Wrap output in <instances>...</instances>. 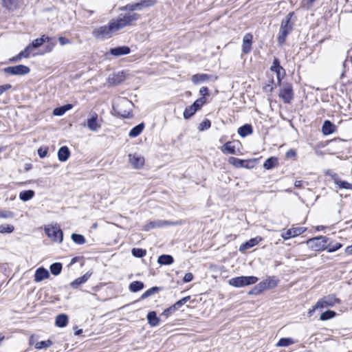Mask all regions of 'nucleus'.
Here are the masks:
<instances>
[{
    "instance_id": "nucleus-1",
    "label": "nucleus",
    "mask_w": 352,
    "mask_h": 352,
    "mask_svg": "<svg viewBox=\"0 0 352 352\" xmlns=\"http://www.w3.org/2000/svg\"><path fill=\"white\" fill-rule=\"evenodd\" d=\"M138 18L139 14L136 13H128L125 14H120L116 19L112 20L109 23L115 32L122 29L125 26L130 25L133 21H136Z\"/></svg>"
},
{
    "instance_id": "nucleus-2",
    "label": "nucleus",
    "mask_w": 352,
    "mask_h": 352,
    "mask_svg": "<svg viewBox=\"0 0 352 352\" xmlns=\"http://www.w3.org/2000/svg\"><path fill=\"white\" fill-rule=\"evenodd\" d=\"M293 15L294 12H289L281 21L278 36V41L280 45L285 43L287 35L293 29V23L291 22Z\"/></svg>"
},
{
    "instance_id": "nucleus-3",
    "label": "nucleus",
    "mask_w": 352,
    "mask_h": 352,
    "mask_svg": "<svg viewBox=\"0 0 352 352\" xmlns=\"http://www.w3.org/2000/svg\"><path fill=\"white\" fill-rule=\"evenodd\" d=\"M133 104L126 98L119 99L113 104V109L123 118H129L131 116Z\"/></svg>"
},
{
    "instance_id": "nucleus-4",
    "label": "nucleus",
    "mask_w": 352,
    "mask_h": 352,
    "mask_svg": "<svg viewBox=\"0 0 352 352\" xmlns=\"http://www.w3.org/2000/svg\"><path fill=\"white\" fill-rule=\"evenodd\" d=\"M258 281L256 276H238L229 280V284L233 287H242L247 285H252Z\"/></svg>"
},
{
    "instance_id": "nucleus-5",
    "label": "nucleus",
    "mask_w": 352,
    "mask_h": 352,
    "mask_svg": "<svg viewBox=\"0 0 352 352\" xmlns=\"http://www.w3.org/2000/svg\"><path fill=\"white\" fill-rule=\"evenodd\" d=\"M328 239L324 236H320L310 239L306 241L309 248L314 251H320L327 248Z\"/></svg>"
},
{
    "instance_id": "nucleus-6",
    "label": "nucleus",
    "mask_w": 352,
    "mask_h": 352,
    "mask_svg": "<svg viewBox=\"0 0 352 352\" xmlns=\"http://www.w3.org/2000/svg\"><path fill=\"white\" fill-rule=\"evenodd\" d=\"M45 234L55 242L61 243L63 239V233L59 226H48L45 228Z\"/></svg>"
},
{
    "instance_id": "nucleus-7",
    "label": "nucleus",
    "mask_w": 352,
    "mask_h": 352,
    "mask_svg": "<svg viewBox=\"0 0 352 352\" xmlns=\"http://www.w3.org/2000/svg\"><path fill=\"white\" fill-rule=\"evenodd\" d=\"M113 32L112 27L109 23L108 25L101 26L95 29L93 32V35L97 38L104 39L110 38Z\"/></svg>"
},
{
    "instance_id": "nucleus-8",
    "label": "nucleus",
    "mask_w": 352,
    "mask_h": 352,
    "mask_svg": "<svg viewBox=\"0 0 352 352\" xmlns=\"http://www.w3.org/2000/svg\"><path fill=\"white\" fill-rule=\"evenodd\" d=\"M3 71L5 73L14 75V76H23L30 73V69L23 65H19L16 66H12L3 68Z\"/></svg>"
},
{
    "instance_id": "nucleus-9",
    "label": "nucleus",
    "mask_w": 352,
    "mask_h": 352,
    "mask_svg": "<svg viewBox=\"0 0 352 352\" xmlns=\"http://www.w3.org/2000/svg\"><path fill=\"white\" fill-rule=\"evenodd\" d=\"M339 300L333 294L323 297L315 305V308L323 309L328 307H333Z\"/></svg>"
},
{
    "instance_id": "nucleus-10",
    "label": "nucleus",
    "mask_w": 352,
    "mask_h": 352,
    "mask_svg": "<svg viewBox=\"0 0 352 352\" xmlns=\"http://www.w3.org/2000/svg\"><path fill=\"white\" fill-rule=\"evenodd\" d=\"M279 97L285 103H289L294 98L292 85L289 84L283 85L280 89Z\"/></svg>"
},
{
    "instance_id": "nucleus-11",
    "label": "nucleus",
    "mask_w": 352,
    "mask_h": 352,
    "mask_svg": "<svg viewBox=\"0 0 352 352\" xmlns=\"http://www.w3.org/2000/svg\"><path fill=\"white\" fill-rule=\"evenodd\" d=\"M86 126L91 131H98L101 128V123L98 120V116L94 113L91 117L87 119Z\"/></svg>"
},
{
    "instance_id": "nucleus-12",
    "label": "nucleus",
    "mask_w": 352,
    "mask_h": 352,
    "mask_svg": "<svg viewBox=\"0 0 352 352\" xmlns=\"http://www.w3.org/2000/svg\"><path fill=\"white\" fill-rule=\"evenodd\" d=\"M129 161L131 165L135 169L141 168L144 164V157L137 153L129 154Z\"/></svg>"
},
{
    "instance_id": "nucleus-13",
    "label": "nucleus",
    "mask_w": 352,
    "mask_h": 352,
    "mask_svg": "<svg viewBox=\"0 0 352 352\" xmlns=\"http://www.w3.org/2000/svg\"><path fill=\"white\" fill-rule=\"evenodd\" d=\"M306 229L303 227L292 228L287 230L285 232L281 234V236L285 239H289L292 237L297 236L302 234Z\"/></svg>"
},
{
    "instance_id": "nucleus-14",
    "label": "nucleus",
    "mask_w": 352,
    "mask_h": 352,
    "mask_svg": "<svg viewBox=\"0 0 352 352\" xmlns=\"http://www.w3.org/2000/svg\"><path fill=\"white\" fill-rule=\"evenodd\" d=\"M173 224H174V223L170 222L168 221L157 220V221H151V222L148 223L147 224H146L144 226L143 230L145 231H148L151 229H153V228H161V227H163L165 226H170V225H173Z\"/></svg>"
},
{
    "instance_id": "nucleus-15",
    "label": "nucleus",
    "mask_w": 352,
    "mask_h": 352,
    "mask_svg": "<svg viewBox=\"0 0 352 352\" xmlns=\"http://www.w3.org/2000/svg\"><path fill=\"white\" fill-rule=\"evenodd\" d=\"M131 50L128 46H118L114 48H111L109 53L115 56H120L129 54Z\"/></svg>"
},
{
    "instance_id": "nucleus-16",
    "label": "nucleus",
    "mask_w": 352,
    "mask_h": 352,
    "mask_svg": "<svg viewBox=\"0 0 352 352\" xmlns=\"http://www.w3.org/2000/svg\"><path fill=\"white\" fill-rule=\"evenodd\" d=\"M252 38L253 36L250 33L245 34L243 36L242 50L244 54H248L250 52L252 48Z\"/></svg>"
},
{
    "instance_id": "nucleus-17",
    "label": "nucleus",
    "mask_w": 352,
    "mask_h": 352,
    "mask_svg": "<svg viewBox=\"0 0 352 352\" xmlns=\"http://www.w3.org/2000/svg\"><path fill=\"white\" fill-rule=\"evenodd\" d=\"M228 162L235 166L236 168H250L249 165L248 164L250 161L241 160L236 157H230L228 159Z\"/></svg>"
},
{
    "instance_id": "nucleus-18",
    "label": "nucleus",
    "mask_w": 352,
    "mask_h": 352,
    "mask_svg": "<svg viewBox=\"0 0 352 352\" xmlns=\"http://www.w3.org/2000/svg\"><path fill=\"white\" fill-rule=\"evenodd\" d=\"M212 78V76L206 74H197L192 76V82L194 84H199L201 82H208Z\"/></svg>"
},
{
    "instance_id": "nucleus-19",
    "label": "nucleus",
    "mask_w": 352,
    "mask_h": 352,
    "mask_svg": "<svg viewBox=\"0 0 352 352\" xmlns=\"http://www.w3.org/2000/svg\"><path fill=\"white\" fill-rule=\"evenodd\" d=\"M49 276V272L44 267H39L36 270L34 280L36 282H41L43 280L47 278Z\"/></svg>"
},
{
    "instance_id": "nucleus-20",
    "label": "nucleus",
    "mask_w": 352,
    "mask_h": 352,
    "mask_svg": "<svg viewBox=\"0 0 352 352\" xmlns=\"http://www.w3.org/2000/svg\"><path fill=\"white\" fill-rule=\"evenodd\" d=\"M125 76L124 72H118V74H113L112 76L109 77L108 82L112 85H117L124 81Z\"/></svg>"
},
{
    "instance_id": "nucleus-21",
    "label": "nucleus",
    "mask_w": 352,
    "mask_h": 352,
    "mask_svg": "<svg viewBox=\"0 0 352 352\" xmlns=\"http://www.w3.org/2000/svg\"><path fill=\"white\" fill-rule=\"evenodd\" d=\"M221 151L224 154H232L236 155L237 152L236 150V146L232 142H228L221 146Z\"/></svg>"
},
{
    "instance_id": "nucleus-22",
    "label": "nucleus",
    "mask_w": 352,
    "mask_h": 352,
    "mask_svg": "<svg viewBox=\"0 0 352 352\" xmlns=\"http://www.w3.org/2000/svg\"><path fill=\"white\" fill-rule=\"evenodd\" d=\"M261 241V237L257 236L255 238H252L250 240H249L248 241L245 242V243L241 245L239 247V251L243 252L245 250L250 249V248L254 247V245H257L258 243V242Z\"/></svg>"
},
{
    "instance_id": "nucleus-23",
    "label": "nucleus",
    "mask_w": 352,
    "mask_h": 352,
    "mask_svg": "<svg viewBox=\"0 0 352 352\" xmlns=\"http://www.w3.org/2000/svg\"><path fill=\"white\" fill-rule=\"evenodd\" d=\"M70 155V151L67 146H63L60 147L58 151V158L60 162H65Z\"/></svg>"
},
{
    "instance_id": "nucleus-24",
    "label": "nucleus",
    "mask_w": 352,
    "mask_h": 352,
    "mask_svg": "<svg viewBox=\"0 0 352 352\" xmlns=\"http://www.w3.org/2000/svg\"><path fill=\"white\" fill-rule=\"evenodd\" d=\"M336 126L330 121L325 120L322 127V131L324 135H329L334 132Z\"/></svg>"
},
{
    "instance_id": "nucleus-25",
    "label": "nucleus",
    "mask_w": 352,
    "mask_h": 352,
    "mask_svg": "<svg viewBox=\"0 0 352 352\" xmlns=\"http://www.w3.org/2000/svg\"><path fill=\"white\" fill-rule=\"evenodd\" d=\"M91 273H86L82 276H80L76 279H75L73 282L71 283V286L74 288H77L81 284L87 281L89 278L91 276Z\"/></svg>"
},
{
    "instance_id": "nucleus-26",
    "label": "nucleus",
    "mask_w": 352,
    "mask_h": 352,
    "mask_svg": "<svg viewBox=\"0 0 352 352\" xmlns=\"http://www.w3.org/2000/svg\"><path fill=\"white\" fill-rule=\"evenodd\" d=\"M332 179H333L334 183L338 185L340 188L352 189V184L340 180L336 174L332 175Z\"/></svg>"
},
{
    "instance_id": "nucleus-27",
    "label": "nucleus",
    "mask_w": 352,
    "mask_h": 352,
    "mask_svg": "<svg viewBox=\"0 0 352 352\" xmlns=\"http://www.w3.org/2000/svg\"><path fill=\"white\" fill-rule=\"evenodd\" d=\"M147 320L148 324L151 327H155L159 324L160 323V318L157 316L155 311H150L147 314Z\"/></svg>"
},
{
    "instance_id": "nucleus-28",
    "label": "nucleus",
    "mask_w": 352,
    "mask_h": 352,
    "mask_svg": "<svg viewBox=\"0 0 352 352\" xmlns=\"http://www.w3.org/2000/svg\"><path fill=\"white\" fill-rule=\"evenodd\" d=\"M271 71L274 72L277 74L278 80L280 81V71H284V69L280 65V62L278 58H275L273 64L270 67Z\"/></svg>"
},
{
    "instance_id": "nucleus-29",
    "label": "nucleus",
    "mask_w": 352,
    "mask_h": 352,
    "mask_svg": "<svg viewBox=\"0 0 352 352\" xmlns=\"http://www.w3.org/2000/svg\"><path fill=\"white\" fill-rule=\"evenodd\" d=\"M252 127L250 124H246L238 129V133L241 137H245L252 133Z\"/></svg>"
},
{
    "instance_id": "nucleus-30",
    "label": "nucleus",
    "mask_w": 352,
    "mask_h": 352,
    "mask_svg": "<svg viewBox=\"0 0 352 352\" xmlns=\"http://www.w3.org/2000/svg\"><path fill=\"white\" fill-rule=\"evenodd\" d=\"M157 262L160 265H170L174 262L173 257L168 254H162L158 257Z\"/></svg>"
},
{
    "instance_id": "nucleus-31",
    "label": "nucleus",
    "mask_w": 352,
    "mask_h": 352,
    "mask_svg": "<svg viewBox=\"0 0 352 352\" xmlns=\"http://www.w3.org/2000/svg\"><path fill=\"white\" fill-rule=\"evenodd\" d=\"M73 107L72 104H67L60 107L55 108L53 114L57 116H63L66 111L70 110Z\"/></svg>"
},
{
    "instance_id": "nucleus-32",
    "label": "nucleus",
    "mask_w": 352,
    "mask_h": 352,
    "mask_svg": "<svg viewBox=\"0 0 352 352\" xmlns=\"http://www.w3.org/2000/svg\"><path fill=\"white\" fill-rule=\"evenodd\" d=\"M56 325L59 327H64L68 323V317L65 314H59L56 318Z\"/></svg>"
},
{
    "instance_id": "nucleus-33",
    "label": "nucleus",
    "mask_w": 352,
    "mask_h": 352,
    "mask_svg": "<svg viewBox=\"0 0 352 352\" xmlns=\"http://www.w3.org/2000/svg\"><path fill=\"white\" fill-rule=\"evenodd\" d=\"M144 124L143 123L139 124L138 125L133 127L129 132V135L131 138H135L138 136L143 131Z\"/></svg>"
},
{
    "instance_id": "nucleus-34",
    "label": "nucleus",
    "mask_w": 352,
    "mask_h": 352,
    "mask_svg": "<svg viewBox=\"0 0 352 352\" xmlns=\"http://www.w3.org/2000/svg\"><path fill=\"white\" fill-rule=\"evenodd\" d=\"M34 191L32 190H24L19 193V198L23 201H27L34 196Z\"/></svg>"
},
{
    "instance_id": "nucleus-35",
    "label": "nucleus",
    "mask_w": 352,
    "mask_h": 352,
    "mask_svg": "<svg viewBox=\"0 0 352 352\" xmlns=\"http://www.w3.org/2000/svg\"><path fill=\"white\" fill-rule=\"evenodd\" d=\"M50 37H48L45 35H43L41 38L34 40L31 44L33 46V47L35 49V48H38V47H41L45 42L50 41Z\"/></svg>"
},
{
    "instance_id": "nucleus-36",
    "label": "nucleus",
    "mask_w": 352,
    "mask_h": 352,
    "mask_svg": "<svg viewBox=\"0 0 352 352\" xmlns=\"http://www.w3.org/2000/svg\"><path fill=\"white\" fill-rule=\"evenodd\" d=\"M278 163V158L275 157H271L266 160L263 164L264 168L269 170L274 168Z\"/></svg>"
},
{
    "instance_id": "nucleus-37",
    "label": "nucleus",
    "mask_w": 352,
    "mask_h": 352,
    "mask_svg": "<svg viewBox=\"0 0 352 352\" xmlns=\"http://www.w3.org/2000/svg\"><path fill=\"white\" fill-rule=\"evenodd\" d=\"M3 4L7 9L14 10L19 6V0H3Z\"/></svg>"
},
{
    "instance_id": "nucleus-38",
    "label": "nucleus",
    "mask_w": 352,
    "mask_h": 352,
    "mask_svg": "<svg viewBox=\"0 0 352 352\" xmlns=\"http://www.w3.org/2000/svg\"><path fill=\"white\" fill-rule=\"evenodd\" d=\"M144 288V283L140 281H133L130 283L129 289L132 292H137Z\"/></svg>"
},
{
    "instance_id": "nucleus-39",
    "label": "nucleus",
    "mask_w": 352,
    "mask_h": 352,
    "mask_svg": "<svg viewBox=\"0 0 352 352\" xmlns=\"http://www.w3.org/2000/svg\"><path fill=\"white\" fill-rule=\"evenodd\" d=\"M295 342L292 338H283L279 340L278 342L276 344L277 346H287L291 344H294Z\"/></svg>"
},
{
    "instance_id": "nucleus-40",
    "label": "nucleus",
    "mask_w": 352,
    "mask_h": 352,
    "mask_svg": "<svg viewBox=\"0 0 352 352\" xmlns=\"http://www.w3.org/2000/svg\"><path fill=\"white\" fill-rule=\"evenodd\" d=\"M71 238L72 241L78 245H82L86 242L85 238L81 234L74 233L72 234Z\"/></svg>"
},
{
    "instance_id": "nucleus-41",
    "label": "nucleus",
    "mask_w": 352,
    "mask_h": 352,
    "mask_svg": "<svg viewBox=\"0 0 352 352\" xmlns=\"http://www.w3.org/2000/svg\"><path fill=\"white\" fill-rule=\"evenodd\" d=\"M62 270V265L60 263H54L50 266V271L52 274L58 275Z\"/></svg>"
},
{
    "instance_id": "nucleus-42",
    "label": "nucleus",
    "mask_w": 352,
    "mask_h": 352,
    "mask_svg": "<svg viewBox=\"0 0 352 352\" xmlns=\"http://www.w3.org/2000/svg\"><path fill=\"white\" fill-rule=\"evenodd\" d=\"M197 111V110L192 105L189 106L188 107L186 108L184 111V118L185 119L190 118Z\"/></svg>"
},
{
    "instance_id": "nucleus-43",
    "label": "nucleus",
    "mask_w": 352,
    "mask_h": 352,
    "mask_svg": "<svg viewBox=\"0 0 352 352\" xmlns=\"http://www.w3.org/2000/svg\"><path fill=\"white\" fill-rule=\"evenodd\" d=\"M52 342L50 340L46 341L37 342L35 344V348L36 349H46L52 346Z\"/></svg>"
},
{
    "instance_id": "nucleus-44",
    "label": "nucleus",
    "mask_w": 352,
    "mask_h": 352,
    "mask_svg": "<svg viewBox=\"0 0 352 352\" xmlns=\"http://www.w3.org/2000/svg\"><path fill=\"white\" fill-rule=\"evenodd\" d=\"M131 253L135 257L142 258L146 255V251L142 248H133Z\"/></svg>"
},
{
    "instance_id": "nucleus-45",
    "label": "nucleus",
    "mask_w": 352,
    "mask_h": 352,
    "mask_svg": "<svg viewBox=\"0 0 352 352\" xmlns=\"http://www.w3.org/2000/svg\"><path fill=\"white\" fill-rule=\"evenodd\" d=\"M14 230V228L12 225L2 224L0 226V233H12Z\"/></svg>"
},
{
    "instance_id": "nucleus-46",
    "label": "nucleus",
    "mask_w": 352,
    "mask_h": 352,
    "mask_svg": "<svg viewBox=\"0 0 352 352\" xmlns=\"http://www.w3.org/2000/svg\"><path fill=\"white\" fill-rule=\"evenodd\" d=\"M157 2V0H141L138 2L141 10L153 6Z\"/></svg>"
},
{
    "instance_id": "nucleus-47",
    "label": "nucleus",
    "mask_w": 352,
    "mask_h": 352,
    "mask_svg": "<svg viewBox=\"0 0 352 352\" xmlns=\"http://www.w3.org/2000/svg\"><path fill=\"white\" fill-rule=\"evenodd\" d=\"M336 316V312L333 311H327L323 312L320 317L321 320H327L333 318Z\"/></svg>"
},
{
    "instance_id": "nucleus-48",
    "label": "nucleus",
    "mask_w": 352,
    "mask_h": 352,
    "mask_svg": "<svg viewBox=\"0 0 352 352\" xmlns=\"http://www.w3.org/2000/svg\"><path fill=\"white\" fill-rule=\"evenodd\" d=\"M157 291H159V288L157 287H151L142 294L141 298L145 299L154 294Z\"/></svg>"
},
{
    "instance_id": "nucleus-49",
    "label": "nucleus",
    "mask_w": 352,
    "mask_h": 352,
    "mask_svg": "<svg viewBox=\"0 0 352 352\" xmlns=\"http://www.w3.org/2000/svg\"><path fill=\"white\" fill-rule=\"evenodd\" d=\"M14 217V213L7 210H0V218L12 219Z\"/></svg>"
},
{
    "instance_id": "nucleus-50",
    "label": "nucleus",
    "mask_w": 352,
    "mask_h": 352,
    "mask_svg": "<svg viewBox=\"0 0 352 352\" xmlns=\"http://www.w3.org/2000/svg\"><path fill=\"white\" fill-rule=\"evenodd\" d=\"M206 102L205 97H201L196 100L192 104L197 110H199Z\"/></svg>"
},
{
    "instance_id": "nucleus-51",
    "label": "nucleus",
    "mask_w": 352,
    "mask_h": 352,
    "mask_svg": "<svg viewBox=\"0 0 352 352\" xmlns=\"http://www.w3.org/2000/svg\"><path fill=\"white\" fill-rule=\"evenodd\" d=\"M342 247V244L340 243H331L328 245H327V248H328L329 252H333L340 249Z\"/></svg>"
},
{
    "instance_id": "nucleus-52",
    "label": "nucleus",
    "mask_w": 352,
    "mask_h": 352,
    "mask_svg": "<svg viewBox=\"0 0 352 352\" xmlns=\"http://www.w3.org/2000/svg\"><path fill=\"white\" fill-rule=\"evenodd\" d=\"M190 297L189 296H186V297H184L182 298L181 300L177 301L174 305L175 307H176V309H179V307H181L183 305H184L185 303H186L189 300H190Z\"/></svg>"
},
{
    "instance_id": "nucleus-53",
    "label": "nucleus",
    "mask_w": 352,
    "mask_h": 352,
    "mask_svg": "<svg viewBox=\"0 0 352 352\" xmlns=\"http://www.w3.org/2000/svg\"><path fill=\"white\" fill-rule=\"evenodd\" d=\"M316 0H302L301 6L306 9H310Z\"/></svg>"
},
{
    "instance_id": "nucleus-54",
    "label": "nucleus",
    "mask_w": 352,
    "mask_h": 352,
    "mask_svg": "<svg viewBox=\"0 0 352 352\" xmlns=\"http://www.w3.org/2000/svg\"><path fill=\"white\" fill-rule=\"evenodd\" d=\"M34 49V48L33 47L32 44H30L25 48L24 50L21 51L22 55H25V58H28Z\"/></svg>"
},
{
    "instance_id": "nucleus-55",
    "label": "nucleus",
    "mask_w": 352,
    "mask_h": 352,
    "mask_svg": "<svg viewBox=\"0 0 352 352\" xmlns=\"http://www.w3.org/2000/svg\"><path fill=\"white\" fill-rule=\"evenodd\" d=\"M211 126L210 121L208 120H204L200 124H199V130L203 131L204 129H209Z\"/></svg>"
},
{
    "instance_id": "nucleus-56",
    "label": "nucleus",
    "mask_w": 352,
    "mask_h": 352,
    "mask_svg": "<svg viewBox=\"0 0 352 352\" xmlns=\"http://www.w3.org/2000/svg\"><path fill=\"white\" fill-rule=\"evenodd\" d=\"M125 9L128 10L129 11L141 10V8H140L138 3H133V4H129V5L126 6Z\"/></svg>"
},
{
    "instance_id": "nucleus-57",
    "label": "nucleus",
    "mask_w": 352,
    "mask_h": 352,
    "mask_svg": "<svg viewBox=\"0 0 352 352\" xmlns=\"http://www.w3.org/2000/svg\"><path fill=\"white\" fill-rule=\"evenodd\" d=\"M254 289H257L258 292H261L263 290L268 289L267 283L265 280L264 281L258 283Z\"/></svg>"
},
{
    "instance_id": "nucleus-58",
    "label": "nucleus",
    "mask_w": 352,
    "mask_h": 352,
    "mask_svg": "<svg viewBox=\"0 0 352 352\" xmlns=\"http://www.w3.org/2000/svg\"><path fill=\"white\" fill-rule=\"evenodd\" d=\"M268 289L274 288L277 285V281L273 278L265 280Z\"/></svg>"
},
{
    "instance_id": "nucleus-59",
    "label": "nucleus",
    "mask_w": 352,
    "mask_h": 352,
    "mask_svg": "<svg viewBox=\"0 0 352 352\" xmlns=\"http://www.w3.org/2000/svg\"><path fill=\"white\" fill-rule=\"evenodd\" d=\"M176 307L173 305V306L168 307V309H165L162 314V315L168 316L170 314L173 313L176 310Z\"/></svg>"
},
{
    "instance_id": "nucleus-60",
    "label": "nucleus",
    "mask_w": 352,
    "mask_h": 352,
    "mask_svg": "<svg viewBox=\"0 0 352 352\" xmlns=\"http://www.w3.org/2000/svg\"><path fill=\"white\" fill-rule=\"evenodd\" d=\"M38 154L40 157L43 158L47 154V149L46 148H40L38 149Z\"/></svg>"
},
{
    "instance_id": "nucleus-61",
    "label": "nucleus",
    "mask_w": 352,
    "mask_h": 352,
    "mask_svg": "<svg viewBox=\"0 0 352 352\" xmlns=\"http://www.w3.org/2000/svg\"><path fill=\"white\" fill-rule=\"evenodd\" d=\"M58 41L61 45H65L71 43L70 41L68 38L63 37V36H60L58 38Z\"/></svg>"
},
{
    "instance_id": "nucleus-62",
    "label": "nucleus",
    "mask_w": 352,
    "mask_h": 352,
    "mask_svg": "<svg viewBox=\"0 0 352 352\" xmlns=\"http://www.w3.org/2000/svg\"><path fill=\"white\" fill-rule=\"evenodd\" d=\"M22 58H25V55H22V52H21L19 54L16 56L12 57L10 59V62H17L20 60Z\"/></svg>"
},
{
    "instance_id": "nucleus-63",
    "label": "nucleus",
    "mask_w": 352,
    "mask_h": 352,
    "mask_svg": "<svg viewBox=\"0 0 352 352\" xmlns=\"http://www.w3.org/2000/svg\"><path fill=\"white\" fill-rule=\"evenodd\" d=\"M193 279V275L192 273H186L184 277V281L185 283L190 282Z\"/></svg>"
},
{
    "instance_id": "nucleus-64",
    "label": "nucleus",
    "mask_w": 352,
    "mask_h": 352,
    "mask_svg": "<svg viewBox=\"0 0 352 352\" xmlns=\"http://www.w3.org/2000/svg\"><path fill=\"white\" fill-rule=\"evenodd\" d=\"M11 87H12V86L10 84H6V85L0 86V95L2 93H3L5 91L10 89Z\"/></svg>"
}]
</instances>
